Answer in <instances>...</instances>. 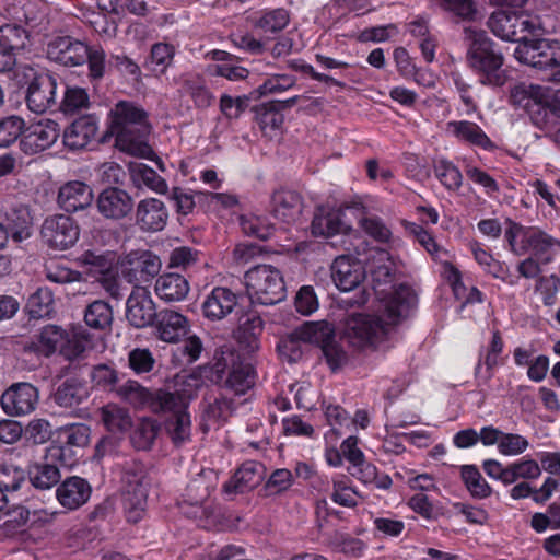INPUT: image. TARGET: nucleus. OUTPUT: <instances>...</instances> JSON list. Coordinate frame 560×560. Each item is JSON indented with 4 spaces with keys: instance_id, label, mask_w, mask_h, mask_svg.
I'll return each mask as SVG.
<instances>
[{
    "instance_id": "1",
    "label": "nucleus",
    "mask_w": 560,
    "mask_h": 560,
    "mask_svg": "<svg viewBox=\"0 0 560 560\" xmlns=\"http://www.w3.org/2000/svg\"><path fill=\"white\" fill-rule=\"evenodd\" d=\"M417 303L415 290L407 283H400L384 300L381 316L358 313L347 319L345 334L349 343L358 349L375 347L394 327L411 316Z\"/></svg>"
},
{
    "instance_id": "2",
    "label": "nucleus",
    "mask_w": 560,
    "mask_h": 560,
    "mask_svg": "<svg viewBox=\"0 0 560 560\" xmlns=\"http://www.w3.org/2000/svg\"><path fill=\"white\" fill-rule=\"evenodd\" d=\"M150 131L147 113L128 101H119L108 114L106 136H114L119 150L132 155L145 156L151 148L145 143Z\"/></svg>"
},
{
    "instance_id": "3",
    "label": "nucleus",
    "mask_w": 560,
    "mask_h": 560,
    "mask_svg": "<svg viewBox=\"0 0 560 560\" xmlns=\"http://www.w3.org/2000/svg\"><path fill=\"white\" fill-rule=\"evenodd\" d=\"M464 42L467 47V66L479 75L483 85L501 86L505 82L503 54L483 30L464 28Z\"/></svg>"
},
{
    "instance_id": "4",
    "label": "nucleus",
    "mask_w": 560,
    "mask_h": 560,
    "mask_svg": "<svg viewBox=\"0 0 560 560\" xmlns=\"http://www.w3.org/2000/svg\"><path fill=\"white\" fill-rule=\"evenodd\" d=\"M511 103L524 109L532 122L539 129L551 132L556 127V117L560 118V90L521 82L510 92Z\"/></svg>"
},
{
    "instance_id": "5",
    "label": "nucleus",
    "mask_w": 560,
    "mask_h": 560,
    "mask_svg": "<svg viewBox=\"0 0 560 560\" xmlns=\"http://www.w3.org/2000/svg\"><path fill=\"white\" fill-rule=\"evenodd\" d=\"M25 350L44 358L58 352L66 360L72 361L82 355L85 343L61 326L48 324L33 335L25 345Z\"/></svg>"
},
{
    "instance_id": "6",
    "label": "nucleus",
    "mask_w": 560,
    "mask_h": 560,
    "mask_svg": "<svg viewBox=\"0 0 560 560\" xmlns=\"http://www.w3.org/2000/svg\"><path fill=\"white\" fill-rule=\"evenodd\" d=\"M145 466L140 462L127 463L122 474L121 504L126 521L139 523L145 515L148 505V488L144 485Z\"/></svg>"
},
{
    "instance_id": "7",
    "label": "nucleus",
    "mask_w": 560,
    "mask_h": 560,
    "mask_svg": "<svg viewBox=\"0 0 560 560\" xmlns=\"http://www.w3.org/2000/svg\"><path fill=\"white\" fill-rule=\"evenodd\" d=\"M245 284L252 302L273 305L285 298V284L281 272L270 265H257L245 273Z\"/></svg>"
},
{
    "instance_id": "8",
    "label": "nucleus",
    "mask_w": 560,
    "mask_h": 560,
    "mask_svg": "<svg viewBox=\"0 0 560 560\" xmlns=\"http://www.w3.org/2000/svg\"><path fill=\"white\" fill-rule=\"evenodd\" d=\"M90 428L83 423H74L58 430L56 439L47 447L48 458L59 462L71 468L75 466L82 456L80 451L89 444Z\"/></svg>"
},
{
    "instance_id": "9",
    "label": "nucleus",
    "mask_w": 560,
    "mask_h": 560,
    "mask_svg": "<svg viewBox=\"0 0 560 560\" xmlns=\"http://www.w3.org/2000/svg\"><path fill=\"white\" fill-rule=\"evenodd\" d=\"M485 474L503 486L508 487L518 480L535 481L541 476L539 463L526 455L514 462L503 465L494 458H487L481 464Z\"/></svg>"
},
{
    "instance_id": "10",
    "label": "nucleus",
    "mask_w": 560,
    "mask_h": 560,
    "mask_svg": "<svg viewBox=\"0 0 560 560\" xmlns=\"http://www.w3.org/2000/svg\"><path fill=\"white\" fill-rule=\"evenodd\" d=\"M256 371L249 363L229 364L225 358L219 359L212 369V381L221 388L234 395H244L255 385Z\"/></svg>"
},
{
    "instance_id": "11",
    "label": "nucleus",
    "mask_w": 560,
    "mask_h": 560,
    "mask_svg": "<svg viewBox=\"0 0 560 560\" xmlns=\"http://www.w3.org/2000/svg\"><path fill=\"white\" fill-rule=\"evenodd\" d=\"M491 32L503 40L521 42L527 39L526 34H532L538 23L524 12L500 10L493 12L488 22Z\"/></svg>"
},
{
    "instance_id": "12",
    "label": "nucleus",
    "mask_w": 560,
    "mask_h": 560,
    "mask_svg": "<svg viewBox=\"0 0 560 560\" xmlns=\"http://www.w3.org/2000/svg\"><path fill=\"white\" fill-rule=\"evenodd\" d=\"M514 57L522 63L534 68L560 69V42L556 39H526L514 51Z\"/></svg>"
},
{
    "instance_id": "13",
    "label": "nucleus",
    "mask_w": 560,
    "mask_h": 560,
    "mask_svg": "<svg viewBox=\"0 0 560 560\" xmlns=\"http://www.w3.org/2000/svg\"><path fill=\"white\" fill-rule=\"evenodd\" d=\"M164 417V430L175 446H180L190 440L191 420L188 404L178 393H174V401L163 406L161 412Z\"/></svg>"
},
{
    "instance_id": "14",
    "label": "nucleus",
    "mask_w": 560,
    "mask_h": 560,
    "mask_svg": "<svg viewBox=\"0 0 560 560\" xmlns=\"http://www.w3.org/2000/svg\"><path fill=\"white\" fill-rule=\"evenodd\" d=\"M39 402L38 388L28 382L11 384L0 397L3 412L11 418L28 416Z\"/></svg>"
},
{
    "instance_id": "15",
    "label": "nucleus",
    "mask_w": 560,
    "mask_h": 560,
    "mask_svg": "<svg viewBox=\"0 0 560 560\" xmlns=\"http://www.w3.org/2000/svg\"><path fill=\"white\" fill-rule=\"evenodd\" d=\"M359 249L360 247H354ZM362 252L357 250L358 255L364 254L368 258H373L372 261H368L365 265L366 272L371 273L373 290L382 306H384V300L394 292L396 288L400 284L393 287V290L386 293L385 289L382 285L392 283L395 277L394 269L392 264H376V259L378 261L388 260L389 261V252L386 250L385 247H362Z\"/></svg>"
},
{
    "instance_id": "16",
    "label": "nucleus",
    "mask_w": 560,
    "mask_h": 560,
    "mask_svg": "<svg viewBox=\"0 0 560 560\" xmlns=\"http://www.w3.org/2000/svg\"><path fill=\"white\" fill-rule=\"evenodd\" d=\"M119 394L135 408H148L153 413L161 412L163 406L174 401V393L164 389L151 392L131 380L120 387Z\"/></svg>"
},
{
    "instance_id": "17",
    "label": "nucleus",
    "mask_w": 560,
    "mask_h": 560,
    "mask_svg": "<svg viewBox=\"0 0 560 560\" xmlns=\"http://www.w3.org/2000/svg\"><path fill=\"white\" fill-rule=\"evenodd\" d=\"M59 125L51 119H40L25 127L20 148L26 154H36L50 148L59 137Z\"/></svg>"
},
{
    "instance_id": "18",
    "label": "nucleus",
    "mask_w": 560,
    "mask_h": 560,
    "mask_svg": "<svg viewBox=\"0 0 560 560\" xmlns=\"http://www.w3.org/2000/svg\"><path fill=\"white\" fill-rule=\"evenodd\" d=\"M88 55L89 46L71 36L56 37L47 45L48 58L66 67L84 65Z\"/></svg>"
},
{
    "instance_id": "19",
    "label": "nucleus",
    "mask_w": 560,
    "mask_h": 560,
    "mask_svg": "<svg viewBox=\"0 0 560 560\" xmlns=\"http://www.w3.org/2000/svg\"><path fill=\"white\" fill-rule=\"evenodd\" d=\"M57 89L58 83L52 75L44 73L35 77L27 89L28 108L36 114H43L56 106Z\"/></svg>"
},
{
    "instance_id": "20",
    "label": "nucleus",
    "mask_w": 560,
    "mask_h": 560,
    "mask_svg": "<svg viewBox=\"0 0 560 560\" xmlns=\"http://www.w3.org/2000/svg\"><path fill=\"white\" fill-rule=\"evenodd\" d=\"M440 275L451 287L455 300L460 302L459 312L468 305L483 303L485 294L477 287L468 288L464 283L462 271L451 261L441 262Z\"/></svg>"
},
{
    "instance_id": "21",
    "label": "nucleus",
    "mask_w": 560,
    "mask_h": 560,
    "mask_svg": "<svg viewBox=\"0 0 560 560\" xmlns=\"http://www.w3.org/2000/svg\"><path fill=\"white\" fill-rule=\"evenodd\" d=\"M302 196L289 189L276 190L271 196L270 212L277 220L285 224H295L299 222L303 212Z\"/></svg>"
},
{
    "instance_id": "22",
    "label": "nucleus",
    "mask_w": 560,
    "mask_h": 560,
    "mask_svg": "<svg viewBox=\"0 0 560 560\" xmlns=\"http://www.w3.org/2000/svg\"><path fill=\"white\" fill-rule=\"evenodd\" d=\"M55 494L61 506L73 511L89 501L92 494V487L86 479L71 476L60 481L55 490Z\"/></svg>"
},
{
    "instance_id": "23",
    "label": "nucleus",
    "mask_w": 560,
    "mask_h": 560,
    "mask_svg": "<svg viewBox=\"0 0 560 560\" xmlns=\"http://www.w3.org/2000/svg\"><path fill=\"white\" fill-rule=\"evenodd\" d=\"M66 467L59 459L48 458L46 447L44 457L28 467V482L37 490H50L57 488L61 481L60 468Z\"/></svg>"
},
{
    "instance_id": "24",
    "label": "nucleus",
    "mask_w": 560,
    "mask_h": 560,
    "mask_svg": "<svg viewBox=\"0 0 560 560\" xmlns=\"http://www.w3.org/2000/svg\"><path fill=\"white\" fill-rule=\"evenodd\" d=\"M96 206L98 212L105 218L119 220L131 212L133 200L126 190L117 187H108L98 195Z\"/></svg>"
},
{
    "instance_id": "25",
    "label": "nucleus",
    "mask_w": 560,
    "mask_h": 560,
    "mask_svg": "<svg viewBox=\"0 0 560 560\" xmlns=\"http://www.w3.org/2000/svg\"><path fill=\"white\" fill-rule=\"evenodd\" d=\"M79 228L68 215L45 220L42 235L47 245H74L79 238Z\"/></svg>"
},
{
    "instance_id": "26",
    "label": "nucleus",
    "mask_w": 560,
    "mask_h": 560,
    "mask_svg": "<svg viewBox=\"0 0 560 560\" xmlns=\"http://www.w3.org/2000/svg\"><path fill=\"white\" fill-rule=\"evenodd\" d=\"M331 276L339 290L351 291L365 279L366 269L358 260L339 256L331 265Z\"/></svg>"
},
{
    "instance_id": "27",
    "label": "nucleus",
    "mask_w": 560,
    "mask_h": 560,
    "mask_svg": "<svg viewBox=\"0 0 560 560\" xmlns=\"http://www.w3.org/2000/svg\"><path fill=\"white\" fill-rule=\"evenodd\" d=\"M155 332L160 340L176 343L189 331L188 319L175 311L162 310L154 322Z\"/></svg>"
},
{
    "instance_id": "28",
    "label": "nucleus",
    "mask_w": 560,
    "mask_h": 560,
    "mask_svg": "<svg viewBox=\"0 0 560 560\" xmlns=\"http://www.w3.org/2000/svg\"><path fill=\"white\" fill-rule=\"evenodd\" d=\"M237 305L238 298L232 290L215 287L203 301L202 313L210 320H220L231 314Z\"/></svg>"
},
{
    "instance_id": "29",
    "label": "nucleus",
    "mask_w": 560,
    "mask_h": 560,
    "mask_svg": "<svg viewBox=\"0 0 560 560\" xmlns=\"http://www.w3.org/2000/svg\"><path fill=\"white\" fill-rule=\"evenodd\" d=\"M92 188L80 180H71L59 188L58 205L67 212L83 210L92 205Z\"/></svg>"
},
{
    "instance_id": "30",
    "label": "nucleus",
    "mask_w": 560,
    "mask_h": 560,
    "mask_svg": "<svg viewBox=\"0 0 560 560\" xmlns=\"http://www.w3.org/2000/svg\"><path fill=\"white\" fill-rule=\"evenodd\" d=\"M261 464L256 460L244 462L224 482L223 491L226 494H242L252 491L261 481Z\"/></svg>"
},
{
    "instance_id": "31",
    "label": "nucleus",
    "mask_w": 560,
    "mask_h": 560,
    "mask_svg": "<svg viewBox=\"0 0 560 560\" xmlns=\"http://www.w3.org/2000/svg\"><path fill=\"white\" fill-rule=\"evenodd\" d=\"M167 211L164 203L155 198H147L137 205L136 223L142 231L158 232L164 229Z\"/></svg>"
},
{
    "instance_id": "32",
    "label": "nucleus",
    "mask_w": 560,
    "mask_h": 560,
    "mask_svg": "<svg viewBox=\"0 0 560 560\" xmlns=\"http://www.w3.org/2000/svg\"><path fill=\"white\" fill-rule=\"evenodd\" d=\"M346 211H349L346 207L336 211H326L323 207H318L311 222L312 234L324 237H331L339 233L348 234L351 226L342 220Z\"/></svg>"
},
{
    "instance_id": "33",
    "label": "nucleus",
    "mask_w": 560,
    "mask_h": 560,
    "mask_svg": "<svg viewBox=\"0 0 560 560\" xmlns=\"http://www.w3.org/2000/svg\"><path fill=\"white\" fill-rule=\"evenodd\" d=\"M262 328L264 322L260 315L256 311H248L240 316L234 338L243 350L253 352L259 348Z\"/></svg>"
},
{
    "instance_id": "34",
    "label": "nucleus",
    "mask_w": 560,
    "mask_h": 560,
    "mask_svg": "<svg viewBox=\"0 0 560 560\" xmlns=\"http://www.w3.org/2000/svg\"><path fill=\"white\" fill-rule=\"evenodd\" d=\"M504 237L509 245H514L516 242H520L523 245L560 244L559 241H555L540 229L535 226L524 228L510 219H506L504 222Z\"/></svg>"
},
{
    "instance_id": "35",
    "label": "nucleus",
    "mask_w": 560,
    "mask_h": 560,
    "mask_svg": "<svg viewBox=\"0 0 560 560\" xmlns=\"http://www.w3.org/2000/svg\"><path fill=\"white\" fill-rule=\"evenodd\" d=\"M158 313L152 299L144 291L142 295L131 294L127 300L126 317L137 328L153 325Z\"/></svg>"
},
{
    "instance_id": "36",
    "label": "nucleus",
    "mask_w": 560,
    "mask_h": 560,
    "mask_svg": "<svg viewBox=\"0 0 560 560\" xmlns=\"http://www.w3.org/2000/svg\"><path fill=\"white\" fill-rule=\"evenodd\" d=\"M504 340L499 329H494L491 332V338L486 347H481L478 353V361L475 366V373L477 374L482 366L486 368L488 377H492L494 371L504 365L505 359L503 358Z\"/></svg>"
},
{
    "instance_id": "37",
    "label": "nucleus",
    "mask_w": 560,
    "mask_h": 560,
    "mask_svg": "<svg viewBox=\"0 0 560 560\" xmlns=\"http://www.w3.org/2000/svg\"><path fill=\"white\" fill-rule=\"evenodd\" d=\"M96 120L93 116L75 119L63 132V143L71 150L84 149L95 137Z\"/></svg>"
},
{
    "instance_id": "38",
    "label": "nucleus",
    "mask_w": 560,
    "mask_h": 560,
    "mask_svg": "<svg viewBox=\"0 0 560 560\" xmlns=\"http://www.w3.org/2000/svg\"><path fill=\"white\" fill-rule=\"evenodd\" d=\"M188 292V280L179 273H163L156 279L155 293L165 302H179L187 296Z\"/></svg>"
},
{
    "instance_id": "39",
    "label": "nucleus",
    "mask_w": 560,
    "mask_h": 560,
    "mask_svg": "<svg viewBox=\"0 0 560 560\" xmlns=\"http://www.w3.org/2000/svg\"><path fill=\"white\" fill-rule=\"evenodd\" d=\"M352 214L358 219L361 229L375 242L388 243L390 241L392 232L385 223L377 217L366 214L365 208L355 202L351 206H346Z\"/></svg>"
},
{
    "instance_id": "40",
    "label": "nucleus",
    "mask_w": 560,
    "mask_h": 560,
    "mask_svg": "<svg viewBox=\"0 0 560 560\" xmlns=\"http://www.w3.org/2000/svg\"><path fill=\"white\" fill-rule=\"evenodd\" d=\"M295 336L304 343L322 348L323 345L336 337L335 325L328 320L305 322L295 328Z\"/></svg>"
},
{
    "instance_id": "41",
    "label": "nucleus",
    "mask_w": 560,
    "mask_h": 560,
    "mask_svg": "<svg viewBox=\"0 0 560 560\" xmlns=\"http://www.w3.org/2000/svg\"><path fill=\"white\" fill-rule=\"evenodd\" d=\"M447 129L454 133L459 140L466 141L472 145L479 147L485 150H493L495 144L488 138L483 130L475 122L451 121L447 124Z\"/></svg>"
},
{
    "instance_id": "42",
    "label": "nucleus",
    "mask_w": 560,
    "mask_h": 560,
    "mask_svg": "<svg viewBox=\"0 0 560 560\" xmlns=\"http://www.w3.org/2000/svg\"><path fill=\"white\" fill-rule=\"evenodd\" d=\"M89 397L86 384L77 377L67 378L54 395L55 402L65 408L79 406Z\"/></svg>"
},
{
    "instance_id": "43",
    "label": "nucleus",
    "mask_w": 560,
    "mask_h": 560,
    "mask_svg": "<svg viewBox=\"0 0 560 560\" xmlns=\"http://www.w3.org/2000/svg\"><path fill=\"white\" fill-rule=\"evenodd\" d=\"M459 472L466 490L474 499L482 500L491 497L493 489L476 465H462Z\"/></svg>"
},
{
    "instance_id": "44",
    "label": "nucleus",
    "mask_w": 560,
    "mask_h": 560,
    "mask_svg": "<svg viewBox=\"0 0 560 560\" xmlns=\"http://www.w3.org/2000/svg\"><path fill=\"white\" fill-rule=\"evenodd\" d=\"M350 474L365 486L373 485L376 489L389 490L393 486V480L389 475L380 474L377 467L368 462L366 458L362 459L360 464L352 466Z\"/></svg>"
},
{
    "instance_id": "45",
    "label": "nucleus",
    "mask_w": 560,
    "mask_h": 560,
    "mask_svg": "<svg viewBox=\"0 0 560 560\" xmlns=\"http://www.w3.org/2000/svg\"><path fill=\"white\" fill-rule=\"evenodd\" d=\"M144 259L145 250L137 248L132 249L121 260V275L128 283L139 287L143 282H148Z\"/></svg>"
},
{
    "instance_id": "46",
    "label": "nucleus",
    "mask_w": 560,
    "mask_h": 560,
    "mask_svg": "<svg viewBox=\"0 0 560 560\" xmlns=\"http://www.w3.org/2000/svg\"><path fill=\"white\" fill-rule=\"evenodd\" d=\"M178 506L182 514L196 521L199 527L209 529L215 524L214 509L202 500H183Z\"/></svg>"
},
{
    "instance_id": "47",
    "label": "nucleus",
    "mask_w": 560,
    "mask_h": 560,
    "mask_svg": "<svg viewBox=\"0 0 560 560\" xmlns=\"http://www.w3.org/2000/svg\"><path fill=\"white\" fill-rule=\"evenodd\" d=\"M30 43L28 32L18 24H4L0 27V48L15 55L26 49Z\"/></svg>"
},
{
    "instance_id": "48",
    "label": "nucleus",
    "mask_w": 560,
    "mask_h": 560,
    "mask_svg": "<svg viewBox=\"0 0 560 560\" xmlns=\"http://www.w3.org/2000/svg\"><path fill=\"white\" fill-rule=\"evenodd\" d=\"M102 422L110 433H124L132 425L131 417L125 408L107 405L102 408Z\"/></svg>"
},
{
    "instance_id": "49",
    "label": "nucleus",
    "mask_w": 560,
    "mask_h": 560,
    "mask_svg": "<svg viewBox=\"0 0 560 560\" xmlns=\"http://www.w3.org/2000/svg\"><path fill=\"white\" fill-rule=\"evenodd\" d=\"M135 233L136 228L132 224L97 228L93 230V241L103 245L125 244L132 240Z\"/></svg>"
},
{
    "instance_id": "50",
    "label": "nucleus",
    "mask_w": 560,
    "mask_h": 560,
    "mask_svg": "<svg viewBox=\"0 0 560 560\" xmlns=\"http://www.w3.org/2000/svg\"><path fill=\"white\" fill-rule=\"evenodd\" d=\"M84 322L93 329H106L113 322L112 306L103 300L90 303L84 312Z\"/></svg>"
},
{
    "instance_id": "51",
    "label": "nucleus",
    "mask_w": 560,
    "mask_h": 560,
    "mask_svg": "<svg viewBox=\"0 0 560 560\" xmlns=\"http://www.w3.org/2000/svg\"><path fill=\"white\" fill-rule=\"evenodd\" d=\"M26 308L31 318L50 317L55 312L52 292L48 288H38L28 298Z\"/></svg>"
},
{
    "instance_id": "52",
    "label": "nucleus",
    "mask_w": 560,
    "mask_h": 560,
    "mask_svg": "<svg viewBox=\"0 0 560 560\" xmlns=\"http://www.w3.org/2000/svg\"><path fill=\"white\" fill-rule=\"evenodd\" d=\"M27 474L11 464L0 465V488L3 493L9 494L15 498V493H18L22 487L27 485Z\"/></svg>"
},
{
    "instance_id": "53",
    "label": "nucleus",
    "mask_w": 560,
    "mask_h": 560,
    "mask_svg": "<svg viewBox=\"0 0 560 560\" xmlns=\"http://www.w3.org/2000/svg\"><path fill=\"white\" fill-rule=\"evenodd\" d=\"M131 177L137 184H144L152 190L164 194L167 189L166 182L156 174L154 170L143 163H135L130 165Z\"/></svg>"
},
{
    "instance_id": "54",
    "label": "nucleus",
    "mask_w": 560,
    "mask_h": 560,
    "mask_svg": "<svg viewBox=\"0 0 560 560\" xmlns=\"http://www.w3.org/2000/svg\"><path fill=\"white\" fill-rule=\"evenodd\" d=\"M289 22V12L280 8L262 12L254 22V26L262 33H278L282 31Z\"/></svg>"
},
{
    "instance_id": "55",
    "label": "nucleus",
    "mask_w": 560,
    "mask_h": 560,
    "mask_svg": "<svg viewBox=\"0 0 560 560\" xmlns=\"http://www.w3.org/2000/svg\"><path fill=\"white\" fill-rule=\"evenodd\" d=\"M159 425L151 419H143L131 433V443L137 450L147 451L153 445Z\"/></svg>"
},
{
    "instance_id": "56",
    "label": "nucleus",
    "mask_w": 560,
    "mask_h": 560,
    "mask_svg": "<svg viewBox=\"0 0 560 560\" xmlns=\"http://www.w3.org/2000/svg\"><path fill=\"white\" fill-rule=\"evenodd\" d=\"M434 174L448 190L456 191L462 187L463 175L458 167L450 161L439 160L435 162Z\"/></svg>"
},
{
    "instance_id": "57",
    "label": "nucleus",
    "mask_w": 560,
    "mask_h": 560,
    "mask_svg": "<svg viewBox=\"0 0 560 560\" xmlns=\"http://www.w3.org/2000/svg\"><path fill=\"white\" fill-rule=\"evenodd\" d=\"M326 422L331 429L325 434L327 439L328 434L338 435L337 427H348L351 422L349 412L339 404L327 402L323 400L320 404Z\"/></svg>"
},
{
    "instance_id": "58",
    "label": "nucleus",
    "mask_w": 560,
    "mask_h": 560,
    "mask_svg": "<svg viewBox=\"0 0 560 560\" xmlns=\"http://www.w3.org/2000/svg\"><path fill=\"white\" fill-rule=\"evenodd\" d=\"M24 130V119L16 115L0 118V148L14 143Z\"/></svg>"
},
{
    "instance_id": "59",
    "label": "nucleus",
    "mask_w": 560,
    "mask_h": 560,
    "mask_svg": "<svg viewBox=\"0 0 560 560\" xmlns=\"http://www.w3.org/2000/svg\"><path fill=\"white\" fill-rule=\"evenodd\" d=\"M323 357L332 373L339 371L348 362V353L336 337L320 348Z\"/></svg>"
},
{
    "instance_id": "60",
    "label": "nucleus",
    "mask_w": 560,
    "mask_h": 560,
    "mask_svg": "<svg viewBox=\"0 0 560 560\" xmlns=\"http://www.w3.org/2000/svg\"><path fill=\"white\" fill-rule=\"evenodd\" d=\"M89 105L90 101L85 89L74 86L68 88L65 91L60 108L66 114H73L81 109H86Z\"/></svg>"
},
{
    "instance_id": "61",
    "label": "nucleus",
    "mask_w": 560,
    "mask_h": 560,
    "mask_svg": "<svg viewBox=\"0 0 560 560\" xmlns=\"http://www.w3.org/2000/svg\"><path fill=\"white\" fill-rule=\"evenodd\" d=\"M115 254L107 252L105 254H96L93 250L84 252L80 257L82 266H90V271L95 273H107L114 264Z\"/></svg>"
},
{
    "instance_id": "62",
    "label": "nucleus",
    "mask_w": 560,
    "mask_h": 560,
    "mask_svg": "<svg viewBox=\"0 0 560 560\" xmlns=\"http://www.w3.org/2000/svg\"><path fill=\"white\" fill-rule=\"evenodd\" d=\"M529 447V441L518 433L503 432L498 452L508 457L518 456Z\"/></svg>"
},
{
    "instance_id": "63",
    "label": "nucleus",
    "mask_w": 560,
    "mask_h": 560,
    "mask_svg": "<svg viewBox=\"0 0 560 560\" xmlns=\"http://www.w3.org/2000/svg\"><path fill=\"white\" fill-rule=\"evenodd\" d=\"M293 485V474L287 468L275 469L265 483V490L269 495L280 494Z\"/></svg>"
},
{
    "instance_id": "64",
    "label": "nucleus",
    "mask_w": 560,
    "mask_h": 560,
    "mask_svg": "<svg viewBox=\"0 0 560 560\" xmlns=\"http://www.w3.org/2000/svg\"><path fill=\"white\" fill-rule=\"evenodd\" d=\"M128 364L136 374H143L153 370L155 359L149 349L135 348L128 354Z\"/></svg>"
}]
</instances>
